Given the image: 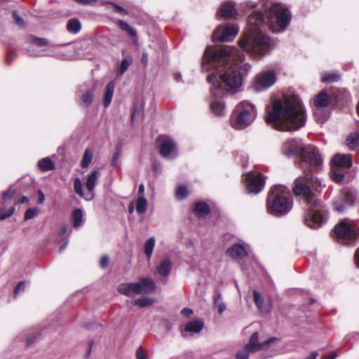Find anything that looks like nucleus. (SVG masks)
Returning <instances> with one entry per match:
<instances>
[{
	"label": "nucleus",
	"instance_id": "18",
	"mask_svg": "<svg viewBox=\"0 0 359 359\" xmlns=\"http://www.w3.org/2000/svg\"><path fill=\"white\" fill-rule=\"evenodd\" d=\"M258 338L259 333L257 332H253L250 336L249 342L244 346L243 348L250 353H255L262 350V345L259 342Z\"/></svg>",
	"mask_w": 359,
	"mask_h": 359
},
{
	"label": "nucleus",
	"instance_id": "13",
	"mask_svg": "<svg viewBox=\"0 0 359 359\" xmlns=\"http://www.w3.org/2000/svg\"><path fill=\"white\" fill-rule=\"evenodd\" d=\"M246 180L248 181L247 189L250 193L257 194L264 187V176L261 174L255 175L249 172L246 175Z\"/></svg>",
	"mask_w": 359,
	"mask_h": 359
},
{
	"label": "nucleus",
	"instance_id": "22",
	"mask_svg": "<svg viewBox=\"0 0 359 359\" xmlns=\"http://www.w3.org/2000/svg\"><path fill=\"white\" fill-rule=\"evenodd\" d=\"M220 12L222 15L226 18H233L237 15V11L231 2L224 3L220 9Z\"/></svg>",
	"mask_w": 359,
	"mask_h": 359
},
{
	"label": "nucleus",
	"instance_id": "31",
	"mask_svg": "<svg viewBox=\"0 0 359 359\" xmlns=\"http://www.w3.org/2000/svg\"><path fill=\"white\" fill-rule=\"evenodd\" d=\"M212 112L217 116H223L224 114L225 107L221 100H215L210 104Z\"/></svg>",
	"mask_w": 359,
	"mask_h": 359
},
{
	"label": "nucleus",
	"instance_id": "8",
	"mask_svg": "<svg viewBox=\"0 0 359 359\" xmlns=\"http://www.w3.org/2000/svg\"><path fill=\"white\" fill-rule=\"evenodd\" d=\"M160 154L165 158L171 159L177 155L175 143L168 136L161 135L157 138Z\"/></svg>",
	"mask_w": 359,
	"mask_h": 359
},
{
	"label": "nucleus",
	"instance_id": "11",
	"mask_svg": "<svg viewBox=\"0 0 359 359\" xmlns=\"http://www.w3.org/2000/svg\"><path fill=\"white\" fill-rule=\"evenodd\" d=\"M95 86L93 82L85 83L79 86L78 95L81 100V104L86 107H88L94 97Z\"/></svg>",
	"mask_w": 359,
	"mask_h": 359
},
{
	"label": "nucleus",
	"instance_id": "43",
	"mask_svg": "<svg viewBox=\"0 0 359 359\" xmlns=\"http://www.w3.org/2000/svg\"><path fill=\"white\" fill-rule=\"evenodd\" d=\"M143 118V108L142 106L134 107L132 113L131 121L133 123L136 119L142 120Z\"/></svg>",
	"mask_w": 359,
	"mask_h": 359
},
{
	"label": "nucleus",
	"instance_id": "36",
	"mask_svg": "<svg viewBox=\"0 0 359 359\" xmlns=\"http://www.w3.org/2000/svg\"><path fill=\"white\" fill-rule=\"evenodd\" d=\"M154 302H155L154 299H153L151 297H140V298L135 300L134 304L135 306H138L142 308V307L149 306L153 304Z\"/></svg>",
	"mask_w": 359,
	"mask_h": 359
},
{
	"label": "nucleus",
	"instance_id": "60",
	"mask_svg": "<svg viewBox=\"0 0 359 359\" xmlns=\"http://www.w3.org/2000/svg\"><path fill=\"white\" fill-rule=\"evenodd\" d=\"M38 194H39V196H38L37 203L39 204H42L45 201V196L41 190H39L38 191Z\"/></svg>",
	"mask_w": 359,
	"mask_h": 359
},
{
	"label": "nucleus",
	"instance_id": "63",
	"mask_svg": "<svg viewBox=\"0 0 359 359\" xmlns=\"http://www.w3.org/2000/svg\"><path fill=\"white\" fill-rule=\"evenodd\" d=\"M355 262L357 267L359 268V248L356 250V252L355 255Z\"/></svg>",
	"mask_w": 359,
	"mask_h": 359
},
{
	"label": "nucleus",
	"instance_id": "26",
	"mask_svg": "<svg viewBox=\"0 0 359 359\" xmlns=\"http://www.w3.org/2000/svg\"><path fill=\"white\" fill-rule=\"evenodd\" d=\"M114 90V84L113 82H109L106 86L103 98V104L105 108L107 107L111 102Z\"/></svg>",
	"mask_w": 359,
	"mask_h": 359
},
{
	"label": "nucleus",
	"instance_id": "54",
	"mask_svg": "<svg viewBox=\"0 0 359 359\" xmlns=\"http://www.w3.org/2000/svg\"><path fill=\"white\" fill-rule=\"evenodd\" d=\"M13 16L14 18L15 22L16 25L19 26L22 25V20L16 11L13 12Z\"/></svg>",
	"mask_w": 359,
	"mask_h": 359
},
{
	"label": "nucleus",
	"instance_id": "6",
	"mask_svg": "<svg viewBox=\"0 0 359 359\" xmlns=\"http://www.w3.org/2000/svg\"><path fill=\"white\" fill-rule=\"evenodd\" d=\"M256 116L255 106L248 101H242L234 109L231 116V125L236 129H243L255 121Z\"/></svg>",
	"mask_w": 359,
	"mask_h": 359
},
{
	"label": "nucleus",
	"instance_id": "53",
	"mask_svg": "<svg viewBox=\"0 0 359 359\" xmlns=\"http://www.w3.org/2000/svg\"><path fill=\"white\" fill-rule=\"evenodd\" d=\"M109 264V258L107 256H102L100 259V265L101 268H106Z\"/></svg>",
	"mask_w": 359,
	"mask_h": 359
},
{
	"label": "nucleus",
	"instance_id": "9",
	"mask_svg": "<svg viewBox=\"0 0 359 359\" xmlns=\"http://www.w3.org/2000/svg\"><path fill=\"white\" fill-rule=\"evenodd\" d=\"M238 32V27L235 25L219 26L212 34V39L214 41H231L236 37Z\"/></svg>",
	"mask_w": 359,
	"mask_h": 359
},
{
	"label": "nucleus",
	"instance_id": "21",
	"mask_svg": "<svg viewBox=\"0 0 359 359\" xmlns=\"http://www.w3.org/2000/svg\"><path fill=\"white\" fill-rule=\"evenodd\" d=\"M100 176V173L97 170H94L90 174L86 179V182L85 183L86 187L88 191V194H93L94 191L95 187L97 184L98 178Z\"/></svg>",
	"mask_w": 359,
	"mask_h": 359
},
{
	"label": "nucleus",
	"instance_id": "51",
	"mask_svg": "<svg viewBox=\"0 0 359 359\" xmlns=\"http://www.w3.org/2000/svg\"><path fill=\"white\" fill-rule=\"evenodd\" d=\"M344 175L340 172H337L334 171L332 174V179L335 182H341L344 180Z\"/></svg>",
	"mask_w": 359,
	"mask_h": 359
},
{
	"label": "nucleus",
	"instance_id": "17",
	"mask_svg": "<svg viewBox=\"0 0 359 359\" xmlns=\"http://www.w3.org/2000/svg\"><path fill=\"white\" fill-rule=\"evenodd\" d=\"M226 255L232 259H238L247 256V251L245 247L241 244H234L229 248L226 252Z\"/></svg>",
	"mask_w": 359,
	"mask_h": 359
},
{
	"label": "nucleus",
	"instance_id": "55",
	"mask_svg": "<svg viewBox=\"0 0 359 359\" xmlns=\"http://www.w3.org/2000/svg\"><path fill=\"white\" fill-rule=\"evenodd\" d=\"M16 57V55L13 52H9L6 58V65H9L11 63V61Z\"/></svg>",
	"mask_w": 359,
	"mask_h": 359
},
{
	"label": "nucleus",
	"instance_id": "48",
	"mask_svg": "<svg viewBox=\"0 0 359 359\" xmlns=\"http://www.w3.org/2000/svg\"><path fill=\"white\" fill-rule=\"evenodd\" d=\"M121 147L120 146H117L116 147V152L114 153L112 158H111V166H116L117 165V161H118V159L120 156V154H121Z\"/></svg>",
	"mask_w": 359,
	"mask_h": 359
},
{
	"label": "nucleus",
	"instance_id": "28",
	"mask_svg": "<svg viewBox=\"0 0 359 359\" xmlns=\"http://www.w3.org/2000/svg\"><path fill=\"white\" fill-rule=\"evenodd\" d=\"M27 40L33 46L43 47L49 46L50 48H55L58 46L55 44H50L46 39L38 38L33 36H29L27 39Z\"/></svg>",
	"mask_w": 359,
	"mask_h": 359
},
{
	"label": "nucleus",
	"instance_id": "14",
	"mask_svg": "<svg viewBox=\"0 0 359 359\" xmlns=\"http://www.w3.org/2000/svg\"><path fill=\"white\" fill-rule=\"evenodd\" d=\"M276 81V74L273 71H269L257 75L255 88L257 91L266 89Z\"/></svg>",
	"mask_w": 359,
	"mask_h": 359
},
{
	"label": "nucleus",
	"instance_id": "39",
	"mask_svg": "<svg viewBox=\"0 0 359 359\" xmlns=\"http://www.w3.org/2000/svg\"><path fill=\"white\" fill-rule=\"evenodd\" d=\"M214 305L217 308V312L222 314L226 310V304L222 301L221 293H217L215 297Z\"/></svg>",
	"mask_w": 359,
	"mask_h": 359
},
{
	"label": "nucleus",
	"instance_id": "32",
	"mask_svg": "<svg viewBox=\"0 0 359 359\" xmlns=\"http://www.w3.org/2000/svg\"><path fill=\"white\" fill-rule=\"evenodd\" d=\"M346 144L351 149H359V134L353 133L348 135Z\"/></svg>",
	"mask_w": 359,
	"mask_h": 359
},
{
	"label": "nucleus",
	"instance_id": "34",
	"mask_svg": "<svg viewBox=\"0 0 359 359\" xmlns=\"http://www.w3.org/2000/svg\"><path fill=\"white\" fill-rule=\"evenodd\" d=\"M93 151L90 149H86L81 161V166L87 168L93 159Z\"/></svg>",
	"mask_w": 359,
	"mask_h": 359
},
{
	"label": "nucleus",
	"instance_id": "49",
	"mask_svg": "<svg viewBox=\"0 0 359 359\" xmlns=\"http://www.w3.org/2000/svg\"><path fill=\"white\" fill-rule=\"evenodd\" d=\"M250 352L245 351L244 348L238 351L236 355V359H248Z\"/></svg>",
	"mask_w": 359,
	"mask_h": 359
},
{
	"label": "nucleus",
	"instance_id": "38",
	"mask_svg": "<svg viewBox=\"0 0 359 359\" xmlns=\"http://www.w3.org/2000/svg\"><path fill=\"white\" fill-rule=\"evenodd\" d=\"M154 246L155 239L153 237L149 238L144 244V252L148 259H149L152 255Z\"/></svg>",
	"mask_w": 359,
	"mask_h": 359
},
{
	"label": "nucleus",
	"instance_id": "3",
	"mask_svg": "<svg viewBox=\"0 0 359 359\" xmlns=\"http://www.w3.org/2000/svg\"><path fill=\"white\" fill-rule=\"evenodd\" d=\"M293 184L294 195L300 196L306 205L304 224L310 228H319L327 217V210L317 198L323 189L321 182L312 174L304 173L296 178Z\"/></svg>",
	"mask_w": 359,
	"mask_h": 359
},
{
	"label": "nucleus",
	"instance_id": "27",
	"mask_svg": "<svg viewBox=\"0 0 359 359\" xmlns=\"http://www.w3.org/2000/svg\"><path fill=\"white\" fill-rule=\"evenodd\" d=\"M38 167L41 172H48L54 170L55 165L49 157H46L38 162Z\"/></svg>",
	"mask_w": 359,
	"mask_h": 359
},
{
	"label": "nucleus",
	"instance_id": "58",
	"mask_svg": "<svg viewBox=\"0 0 359 359\" xmlns=\"http://www.w3.org/2000/svg\"><path fill=\"white\" fill-rule=\"evenodd\" d=\"M22 281H20L17 284V285L14 290V298H15L18 296V294L20 293V292L22 289Z\"/></svg>",
	"mask_w": 359,
	"mask_h": 359
},
{
	"label": "nucleus",
	"instance_id": "33",
	"mask_svg": "<svg viewBox=\"0 0 359 359\" xmlns=\"http://www.w3.org/2000/svg\"><path fill=\"white\" fill-rule=\"evenodd\" d=\"M81 28V22L77 19H70L67 23V29L72 34L78 33Z\"/></svg>",
	"mask_w": 359,
	"mask_h": 359
},
{
	"label": "nucleus",
	"instance_id": "40",
	"mask_svg": "<svg viewBox=\"0 0 359 359\" xmlns=\"http://www.w3.org/2000/svg\"><path fill=\"white\" fill-rule=\"evenodd\" d=\"M253 299L258 309L263 311L264 300L260 293L256 290H253Z\"/></svg>",
	"mask_w": 359,
	"mask_h": 359
},
{
	"label": "nucleus",
	"instance_id": "16",
	"mask_svg": "<svg viewBox=\"0 0 359 359\" xmlns=\"http://www.w3.org/2000/svg\"><path fill=\"white\" fill-rule=\"evenodd\" d=\"M335 168H349L352 165V157L351 154H335L332 160Z\"/></svg>",
	"mask_w": 359,
	"mask_h": 359
},
{
	"label": "nucleus",
	"instance_id": "25",
	"mask_svg": "<svg viewBox=\"0 0 359 359\" xmlns=\"http://www.w3.org/2000/svg\"><path fill=\"white\" fill-rule=\"evenodd\" d=\"M193 211L197 217H205L210 212V208L204 202H198L195 204Z\"/></svg>",
	"mask_w": 359,
	"mask_h": 359
},
{
	"label": "nucleus",
	"instance_id": "19",
	"mask_svg": "<svg viewBox=\"0 0 359 359\" xmlns=\"http://www.w3.org/2000/svg\"><path fill=\"white\" fill-rule=\"evenodd\" d=\"M204 326V323L201 320H195L188 323L184 330L182 332L183 336L186 337L187 332L198 333L201 332Z\"/></svg>",
	"mask_w": 359,
	"mask_h": 359
},
{
	"label": "nucleus",
	"instance_id": "24",
	"mask_svg": "<svg viewBox=\"0 0 359 359\" xmlns=\"http://www.w3.org/2000/svg\"><path fill=\"white\" fill-rule=\"evenodd\" d=\"M74 191L81 198H83L86 200L90 201L93 199V194H87L85 196L83 191V184L79 177H76L74 180Z\"/></svg>",
	"mask_w": 359,
	"mask_h": 359
},
{
	"label": "nucleus",
	"instance_id": "56",
	"mask_svg": "<svg viewBox=\"0 0 359 359\" xmlns=\"http://www.w3.org/2000/svg\"><path fill=\"white\" fill-rule=\"evenodd\" d=\"M16 57V55L13 52H9L6 58V65H9L11 63V61Z\"/></svg>",
	"mask_w": 359,
	"mask_h": 359
},
{
	"label": "nucleus",
	"instance_id": "45",
	"mask_svg": "<svg viewBox=\"0 0 359 359\" xmlns=\"http://www.w3.org/2000/svg\"><path fill=\"white\" fill-rule=\"evenodd\" d=\"M39 210L37 208L28 209L25 215L24 219H31L38 215Z\"/></svg>",
	"mask_w": 359,
	"mask_h": 359
},
{
	"label": "nucleus",
	"instance_id": "4",
	"mask_svg": "<svg viewBox=\"0 0 359 359\" xmlns=\"http://www.w3.org/2000/svg\"><path fill=\"white\" fill-rule=\"evenodd\" d=\"M266 121L280 130L293 131L303 127L306 122L304 107L297 95H284L274 100L273 109L266 116Z\"/></svg>",
	"mask_w": 359,
	"mask_h": 359
},
{
	"label": "nucleus",
	"instance_id": "20",
	"mask_svg": "<svg viewBox=\"0 0 359 359\" xmlns=\"http://www.w3.org/2000/svg\"><path fill=\"white\" fill-rule=\"evenodd\" d=\"M136 283H124L118 286V291L126 296L133 297L137 294Z\"/></svg>",
	"mask_w": 359,
	"mask_h": 359
},
{
	"label": "nucleus",
	"instance_id": "35",
	"mask_svg": "<svg viewBox=\"0 0 359 359\" xmlns=\"http://www.w3.org/2000/svg\"><path fill=\"white\" fill-rule=\"evenodd\" d=\"M118 27L123 31H125L131 37H135L137 36V32L135 29L130 26L126 22L123 20H118Z\"/></svg>",
	"mask_w": 359,
	"mask_h": 359
},
{
	"label": "nucleus",
	"instance_id": "61",
	"mask_svg": "<svg viewBox=\"0 0 359 359\" xmlns=\"http://www.w3.org/2000/svg\"><path fill=\"white\" fill-rule=\"evenodd\" d=\"M113 6L114 7L115 11L121 12V13H122L123 14H126V15L128 14V11L126 10H125L124 8H123L122 7H121L120 6L116 5L115 4H113Z\"/></svg>",
	"mask_w": 359,
	"mask_h": 359
},
{
	"label": "nucleus",
	"instance_id": "47",
	"mask_svg": "<svg viewBox=\"0 0 359 359\" xmlns=\"http://www.w3.org/2000/svg\"><path fill=\"white\" fill-rule=\"evenodd\" d=\"M15 194V189L10 188L3 194L2 200L4 203H6L8 200H11Z\"/></svg>",
	"mask_w": 359,
	"mask_h": 359
},
{
	"label": "nucleus",
	"instance_id": "10",
	"mask_svg": "<svg viewBox=\"0 0 359 359\" xmlns=\"http://www.w3.org/2000/svg\"><path fill=\"white\" fill-rule=\"evenodd\" d=\"M334 233L337 238L341 242L352 240L355 237L354 228L346 221H342L337 224L334 228Z\"/></svg>",
	"mask_w": 359,
	"mask_h": 359
},
{
	"label": "nucleus",
	"instance_id": "37",
	"mask_svg": "<svg viewBox=\"0 0 359 359\" xmlns=\"http://www.w3.org/2000/svg\"><path fill=\"white\" fill-rule=\"evenodd\" d=\"M147 201L144 198V196H140L137 204H136V211L139 214H143L147 210Z\"/></svg>",
	"mask_w": 359,
	"mask_h": 359
},
{
	"label": "nucleus",
	"instance_id": "15",
	"mask_svg": "<svg viewBox=\"0 0 359 359\" xmlns=\"http://www.w3.org/2000/svg\"><path fill=\"white\" fill-rule=\"evenodd\" d=\"M136 284L137 287V294L150 293L156 288L154 281L149 278H142Z\"/></svg>",
	"mask_w": 359,
	"mask_h": 359
},
{
	"label": "nucleus",
	"instance_id": "7",
	"mask_svg": "<svg viewBox=\"0 0 359 359\" xmlns=\"http://www.w3.org/2000/svg\"><path fill=\"white\" fill-rule=\"evenodd\" d=\"M323 159L317 148L309 146L300 154L299 160V168L306 172H316L322 168Z\"/></svg>",
	"mask_w": 359,
	"mask_h": 359
},
{
	"label": "nucleus",
	"instance_id": "29",
	"mask_svg": "<svg viewBox=\"0 0 359 359\" xmlns=\"http://www.w3.org/2000/svg\"><path fill=\"white\" fill-rule=\"evenodd\" d=\"M157 272L163 276H168L171 271V262L168 259H163L157 266Z\"/></svg>",
	"mask_w": 359,
	"mask_h": 359
},
{
	"label": "nucleus",
	"instance_id": "46",
	"mask_svg": "<svg viewBox=\"0 0 359 359\" xmlns=\"http://www.w3.org/2000/svg\"><path fill=\"white\" fill-rule=\"evenodd\" d=\"M187 189L184 186H180L176 190V197L180 199H184L187 196Z\"/></svg>",
	"mask_w": 359,
	"mask_h": 359
},
{
	"label": "nucleus",
	"instance_id": "5",
	"mask_svg": "<svg viewBox=\"0 0 359 359\" xmlns=\"http://www.w3.org/2000/svg\"><path fill=\"white\" fill-rule=\"evenodd\" d=\"M292 208L290 189L283 185H276L269 191L266 200L267 212L274 216L287 214Z\"/></svg>",
	"mask_w": 359,
	"mask_h": 359
},
{
	"label": "nucleus",
	"instance_id": "44",
	"mask_svg": "<svg viewBox=\"0 0 359 359\" xmlns=\"http://www.w3.org/2000/svg\"><path fill=\"white\" fill-rule=\"evenodd\" d=\"M339 79V76L337 74H328L322 77V81L325 83H333L338 81Z\"/></svg>",
	"mask_w": 359,
	"mask_h": 359
},
{
	"label": "nucleus",
	"instance_id": "1",
	"mask_svg": "<svg viewBox=\"0 0 359 359\" xmlns=\"http://www.w3.org/2000/svg\"><path fill=\"white\" fill-rule=\"evenodd\" d=\"M244 55L233 46H208L202 60L203 71L212 72L207 81L215 89L211 93L220 96V92L228 88H236L241 86L242 79L238 68Z\"/></svg>",
	"mask_w": 359,
	"mask_h": 359
},
{
	"label": "nucleus",
	"instance_id": "64",
	"mask_svg": "<svg viewBox=\"0 0 359 359\" xmlns=\"http://www.w3.org/2000/svg\"><path fill=\"white\" fill-rule=\"evenodd\" d=\"M144 186L143 184H141L139 186L138 194L140 196H144Z\"/></svg>",
	"mask_w": 359,
	"mask_h": 359
},
{
	"label": "nucleus",
	"instance_id": "59",
	"mask_svg": "<svg viewBox=\"0 0 359 359\" xmlns=\"http://www.w3.org/2000/svg\"><path fill=\"white\" fill-rule=\"evenodd\" d=\"M193 313V311L189 308H184L181 311V313L187 317H189Z\"/></svg>",
	"mask_w": 359,
	"mask_h": 359
},
{
	"label": "nucleus",
	"instance_id": "57",
	"mask_svg": "<svg viewBox=\"0 0 359 359\" xmlns=\"http://www.w3.org/2000/svg\"><path fill=\"white\" fill-rule=\"evenodd\" d=\"M276 340V338H270V339H268L266 340H265L264 341H263L262 343H261V345H262V349H264V348H268L271 344L272 342H273L274 341Z\"/></svg>",
	"mask_w": 359,
	"mask_h": 359
},
{
	"label": "nucleus",
	"instance_id": "41",
	"mask_svg": "<svg viewBox=\"0 0 359 359\" xmlns=\"http://www.w3.org/2000/svg\"><path fill=\"white\" fill-rule=\"evenodd\" d=\"M132 64V59L130 57L122 60L117 74L121 76L127 71L130 65Z\"/></svg>",
	"mask_w": 359,
	"mask_h": 359
},
{
	"label": "nucleus",
	"instance_id": "30",
	"mask_svg": "<svg viewBox=\"0 0 359 359\" xmlns=\"http://www.w3.org/2000/svg\"><path fill=\"white\" fill-rule=\"evenodd\" d=\"M71 222L73 226L76 228L81 226L83 222V211L78 208L76 209L72 214Z\"/></svg>",
	"mask_w": 359,
	"mask_h": 359
},
{
	"label": "nucleus",
	"instance_id": "62",
	"mask_svg": "<svg viewBox=\"0 0 359 359\" xmlns=\"http://www.w3.org/2000/svg\"><path fill=\"white\" fill-rule=\"evenodd\" d=\"M344 208H345V206H344V204H342V203H340V204H339V205H335V209H336L339 212H343V211H344Z\"/></svg>",
	"mask_w": 359,
	"mask_h": 359
},
{
	"label": "nucleus",
	"instance_id": "42",
	"mask_svg": "<svg viewBox=\"0 0 359 359\" xmlns=\"http://www.w3.org/2000/svg\"><path fill=\"white\" fill-rule=\"evenodd\" d=\"M15 208L11 205L9 208L3 207L0 209V220H4L10 217L14 212Z\"/></svg>",
	"mask_w": 359,
	"mask_h": 359
},
{
	"label": "nucleus",
	"instance_id": "23",
	"mask_svg": "<svg viewBox=\"0 0 359 359\" xmlns=\"http://www.w3.org/2000/svg\"><path fill=\"white\" fill-rule=\"evenodd\" d=\"M313 103L316 107H325L329 104V96L325 91H321L313 98Z\"/></svg>",
	"mask_w": 359,
	"mask_h": 359
},
{
	"label": "nucleus",
	"instance_id": "50",
	"mask_svg": "<svg viewBox=\"0 0 359 359\" xmlns=\"http://www.w3.org/2000/svg\"><path fill=\"white\" fill-rule=\"evenodd\" d=\"M137 359H149L147 353L143 351L142 346H140L136 351Z\"/></svg>",
	"mask_w": 359,
	"mask_h": 359
},
{
	"label": "nucleus",
	"instance_id": "52",
	"mask_svg": "<svg viewBox=\"0 0 359 359\" xmlns=\"http://www.w3.org/2000/svg\"><path fill=\"white\" fill-rule=\"evenodd\" d=\"M37 338H38V334H34L30 337H28L27 338V341H26V346H31L32 344H34L36 341Z\"/></svg>",
	"mask_w": 359,
	"mask_h": 359
},
{
	"label": "nucleus",
	"instance_id": "12",
	"mask_svg": "<svg viewBox=\"0 0 359 359\" xmlns=\"http://www.w3.org/2000/svg\"><path fill=\"white\" fill-rule=\"evenodd\" d=\"M306 148L299 139H289L285 141L282 145V151L285 155L292 156L300 154Z\"/></svg>",
	"mask_w": 359,
	"mask_h": 359
},
{
	"label": "nucleus",
	"instance_id": "2",
	"mask_svg": "<svg viewBox=\"0 0 359 359\" xmlns=\"http://www.w3.org/2000/svg\"><path fill=\"white\" fill-rule=\"evenodd\" d=\"M290 21V14L287 8L277 7L269 14L266 22L261 12H255L248 17V33L240 41L243 50L255 57H260L271 49L269 38L262 30L266 24L273 32L285 30Z\"/></svg>",
	"mask_w": 359,
	"mask_h": 359
}]
</instances>
